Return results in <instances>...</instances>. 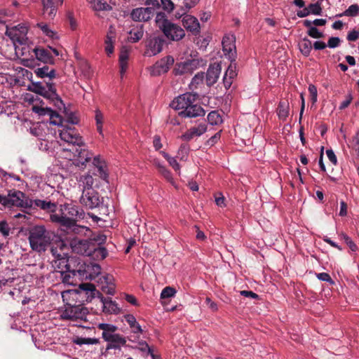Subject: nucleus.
Here are the masks:
<instances>
[{
	"mask_svg": "<svg viewBox=\"0 0 359 359\" xmlns=\"http://www.w3.org/2000/svg\"><path fill=\"white\" fill-rule=\"evenodd\" d=\"M60 137L62 140L67 143V147L63 149L66 158L74 161L76 165L83 166L92 159L93 154L86 148L81 136L76 129L61 130Z\"/></svg>",
	"mask_w": 359,
	"mask_h": 359,
	"instance_id": "obj_1",
	"label": "nucleus"
},
{
	"mask_svg": "<svg viewBox=\"0 0 359 359\" xmlns=\"http://www.w3.org/2000/svg\"><path fill=\"white\" fill-rule=\"evenodd\" d=\"M196 93H187L176 97L170 103L175 110H180L178 115L182 118H195L204 116V109L196 102Z\"/></svg>",
	"mask_w": 359,
	"mask_h": 359,
	"instance_id": "obj_2",
	"label": "nucleus"
},
{
	"mask_svg": "<svg viewBox=\"0 0 359 359\" xmlns=\"http://www.w3.org/2000/svg\"><path fill=\"white\" fill-rule=\"evenodd\" d=\"M28 90L43 96L57 109H65V104L57 93L55 83L53 82H46L45 85H43L41 82L32 83L28 86Z\"/></svg>",
	"mask_w": 359,
	"mask_h": 359,
	"instance_id": "obj_3",
	"label": "nucleus"
},
{
	"mask_svg": "<svg viewBox=\"0 0 359 359\" xmlns=\"http://www.w3.org/2000/svg\"><path fill=\"white\" fill-rule=\"evenodd\" d=\"M30 247L38 252H45L52 240V233L43 225H36L29 229Z\"/></svg>",
	"mask_w": 359,
	"mask_h": 359,
	"instance_id": "obj_4",
	"label": "nucleus"
},
{
	"mask_svg": "<svg viewBox=\"0 0 359 359\" xmlns=\"http://www.w3.org/2000/svg\"><path fill=\"white\" fill-rule=\"evenodd\" d=\"M1 205L4 208H32V199L28 198L26 195L18 190H9L7 196H1Z\"/></svg>",
	"mask_w": 359,
	"mask_h": 359,
	"instance_id": "obj_5",
	"label": "nucleus"
},
{
	"mask_svg": "<svg viewBox=\"0 0 359 359\" xmlns=\"http://www.w3.org/2000/svg\"><path fill=\"white\" fill-rule=\"evenodd\" d=\"M70 246L74 252L90 257L94 255L97 249V241L75 237L70 241Z\"/></svg>",
	"mask_w": 359,
	"mask_h": 359,
	"instance_id": "obj_6",
	"label": "nucleus"
},
{
	"mask_svg": "<svg viewBox=\"0 0 359 359\" xmlns=\"http://www.w3.org/2000/svg\"><path fill=\"white\" fill-rule=\"evenodd\" d=\"M80 203L86 209L93 210L103 205L104 198L94 189H83Z\"/></svg>",
	"mask_w": 359,
	"mask_h": 359,
	"instance_id": "obj_7",
	"label": "nucleus"
},
{
	"mask_svg": "<svg viewBox=\"0 0 359 359\" xmlns=\"http://www.w3.org/2000/svg\"><path fill=\"white\" fill-rule=\"evenodd\" d=\"M159 28L165 36L173 41H178L185 36L184 30L178 25L173 23L168 19L163 20Z\"/></svg>",
	"mask_w": 359,
	"mask_h": 359,
	"instance_id": "obj_8",
	"label": "nucleus"
},
{
	"mask_svg": "<svg viewBox=\"0 0 359 359\" xmlns=\"http://www.w3.org/2000/svg\"><path fill=\"white\" fill-rule=\"evenodd\" d=\"M88 309L82 305L68 306L62 311L60 317L62 320L76 321L78 320H86Z\"/></svg>",
	"mask_w": 359,
	"mask_h": 359,
	"instance_id": "obj_9",
	"label": "nucleus"
},
{
	"mask_svg": "<svg viewBox=\"0 0 359 359\" xmlns=\"http://www.w3.org/2000/svg\"><path fill=\"white\" fill-rule=\"evenodd\" d=\"M33 111L35 113L43 116V115H48L50 116V123L55 126H59L61 127V129L59 130V133L61 130L66 129V128H71V129H76L74 127L69 126L67 124L64 123V120L62 119V116L59 115V114L53 110L50 107H38V106H34L33 107Z\"/></svg>",
	"mask_w": 359,
	"mask_h": 359,
	"instance_id": "obj_10",
	"label": "nucleus"
},
{
	"mask_svg": "<svg viewBox=\"0 0 359 359\" xmlns=\"http://www.w3.org/2000/svg\"><path fill=\"white\" fill-rule=\"evenodd\" d=\"M50 220L54 223L59 224L60 226L66 227L68 231L73 232L75 234L82 235L86 231H89V229L84 226L78 225L71 218L58 217L56 215H50Z\"/></svg>",
	"mask_w": 359,
	"mask_h": 359,
	"instance_id": "obj_11",
	"label": "nucleus"
},
{
	"mask_svg": "<svg viewBox=\"0 0 359 359\" xmlns=\"http://www.w3.org/2000/svg\"><path fill=\"white\" fill-rule=\"evenodd\" d=\"M100 292L95 289V286L93 283H85L79 285V288L74 290V294L77 295V299L82 304L90 302Z\"/></svg>",
	"mask_w": 359,
	"mask_h": 359,
	"instance_id": "obj_12",
	"label": "nucleus"
},
{
	"mask_svg": "<svg viewBox=\"0 0 359 359\" xmlns=\"http://www.w3.org/2000/svg\"><path fill=\"white\" fill-rule=\"evenodd\" d=\"M165 43V41L161 36H150L146 41L144 55L151 57L158 54L162 51Z\"/></svg>",
	"mask_w": 359,
	"mask_h": 359,
	"instance_id": "obj_13",
	"label": "nucleus"
},
{
	"mask_svg": "<svg viewBox=\"0 0 359 359\" xmlns=\"http://www.w3.org/2000/svg\"><path fill=\"white\" fill-rule=\"evenodd\" d=\"M67 271V272L72 273L73 275H78L81 278L92 279V275L88 276L86 274V266L81 264L80 259L76 257H69Z\"/></svg>",
	"mask_w": 359,
	"mask_h": 359,
	"instance_id": "obj_14",
	"label": "nucleus"
},
{
	"mask_svg": "<svg viewBox=\"0 0 359 359\" xmlns=\"http://www.w3.org/2000/svg\"><path fill=\"white\" fill-rule=\"evenodd\" d=\"M8 36L12 39L14 43H18L20 45L22 46L21 48V55L22 56H30L31 57H34V53L32 51H30V48L28 45L26 44L27 41V38L25 34L22 33H17L16 30L7 31L6 32ZM15 50L18 48V47L15 44Z\"/></svg>",
	"mask_w": 359,
	"mask_h": 359,
	"instance_id": "obj_15",
	"label": "nucleus"
},
{
	"mask_svg": "<svg viewBox=\"0 0 359 359\" xmlns=\"http://www.w3.org/2000/svg\"><path fill=\"white\" fill-rule=\"evenodd\" d=\"M60 212V215L55 214L58 217L71 218L74 221L84 218L83 210L72 203H65L61 205Z\"/></svg>",
	"mask_w": 359,
	"mask_h": 359,
	"instance_id": "obj_16",
	"label": "nucleus"
},
{
	"mask_svg": "<svg viewBox=\"0 0 359 359\" xmlns=\"http://www.w3.org/2000/svg\"><path fill=\"white\" fill-rule=\"evenodd\" d=\"M174 62L175 60L173 57L170 55L161 58L151 67V75L158 76L168 72L170 67L174 64Z\"/></svg>",
	"mask_w": 359,
	"mask_h": 359,
	"instance_id": "obj_17",
	"label": "nucleus"
},
{
	"mask_svg": "<svg viewBox=\"0 0 359 359\" xmlns=\"http://www.w3.org/2000/svg\"><path fill=\"white\" fill-rule=\"evenodd\" d=\"M235 42L236 37L233 35H225L222 41L223 52L225 55L229 57L231 62H234L236 57Z\"/></svg>",
	"mask_w": 359,
	"mask_h": 359,
	"instance_id": "obj_18",
	"label": "nucleus"
},
{
	"mask_svg": "<svg viewBox=\"0 0 359 359\" xmlns=\"http://www.w3.org/2000/svg\"><path fill=\"white\" fill-rule=\"evenodd\" d=\"M182 25L187 32L194 36H198L201 32L200 23L196 18L191 15L182 16Z\"/></svg>",
	"mask_w": 359,
	"mask_h": 359,
	"instance_id": "obj_19",
	"label": "nucleus"
},
{
	"mask_svg": "<svg viewBox=\"0 0 359 359\" xmlns=\"http://www.w3.org/2000/svg\"><path fill=\"white\" fill-rule=\"evenodd\" d=\"M63 0H42L43 15L46 19H53L57 13L58 5H62Z\"/></svg>",
	"mask_w": 359,
	"mask_h": 359,
	"instance_id": "obj_20",
	"label": "nucleus"
},
{
	"mask_svg": "<svg viewBox=\"0 0 359 359\" xmlns=\"http://www.w3.org/2000/svg\"><path fill=\"white\" fill-rule=\"evenodd\" d=\"M97 297L102 303V311L108 314H118L121 312L117 303L111 297H104L101 292H97Z\"/></svg>",
	"mask_w": 359,
	"mask_h": 359,
	"instance_id": "obj_21",
	"label": "nucleus"
},
{
	"mask_svg": "<svg viewBox=\"0 0 359 359\" xmlns=\"http://www.w3.org/2000/svg\"><path fill=\"white\" fill-rule=\"evenodd\" d=\"M132 19L137 22L149 21L154 16V8H137L130 13Z\"/></svg>",
	"mask_w": 359,
	"mask_h": 359,
	"instance_id": "obj_22",
	"label": "nucleus"
},
{
	"mask_svg": "<svg viewBox=\"0 0 359 359\" xmlns=\"http://www.w3.org/2000/svg\"><path fill=\"white\" fill-rule=\"evenodd\" d=\"M221 70V65L219 63L215 62L209 65L205 75V83L208 86H212L217 81Z\"/></svg>",
	"mask_w": 359,
	"mask_h": 359,
	"instance_id": "obj_23",
	"label": "nucleus"
},
{
	"mask_svg": "<svg viewBox=\"0 0 359 359\" xmlns=\"http://www.w3.org/2000/svg\"><path fill=\"white\" fill-rule=\"evenodd\" d=\"M34 57L45 64H54L55 60L50 50L41 47H35L32 49Z\"/></svg>",
	"mask_w": 359,
	"mask_h": 359,
	"instance_id": "obj_24",
	"label": "nucleus"
},
{
	"mask_svg": "<svg viewBox=\"0 0 359 359\" xmlns=\"http://www.w3.org/2000/svg\"><path fill=\"white\" fill-rule=\"evenodd\" d=\"M323 12V8L321 7V4L320 2H316L315 4H310L307 7L304 8L303 10L298 11L297 12V15L299 18H305L311 14L315 15H320Z\"/></svg>",
	"mask_w": 359,
	"mask_h": 359,
	"instance_id": "obj_25",
	"label": "nucleus"
},
{
	"mask_svg": "<svg viewBox=\"0 0 359 359\" xmlns=\"http://www.w3.org/2000/svg\"><path fill=\"white\" fill-rule=\"evenodd\" d=\"M199 0H183L181 4H176L177 11L175 12L176 18H180L193 7H194Z\"/></svg>",
	"mask_w": 359,
	"mask_h": 359,
	"instance_id": "obj_26",
	"label": "nucleus"
},
{
	"mask_svg": "<svg viewBox=\"0 0 359 359\" xmlns=\"http://www.w3.org/2000/svg\"><path fill=\"white\" fill-rule=\"evenodd\" d=\"M38 208L46 212L53 213L57 210V204L50 201L34 199L32 200V208Z\"/></svg>",
	"mask_w": 359,
	"mask_h": 359,
	"instance_id": "obj_27",
	"label": "nucleus"
},
{
	"mask_svg": "<svg viewBox=\"0 0 359 359\" xmlns=\"http://www.w3.org/2000/svg\"><path fill=\"white\" fill-rule=\"evenodd\" d=\"M106 341L108 342L107 345V350L109 349H118L121 350V346H125L126 339L119 334H116L107 338Z\"/></svg>",
	"mask_w": 359,
	"mask_h": 359,
	"instance_id": "obj_28",
	"label": "nucleus"
},
{
	"mask_svg": "<svg viewBox=\"0 0 359 359\" xmlns=\"http://www.w3.org/2000/svg\"><path fill=\"white\" fill-rule=\"evenodd\" d=\"M15 279L14 271L6 268L4 271L0 272V287L10 285L13 283Z\"/></svg>",
	"mask_w": 359,
	"mask_h": 359,
	"instance_id": "obj_29",
	"label": "nucleus"
},
{
	"mask_svg": "<svg viewBox=\"0 0 359 359\" xmlns=\"http://www.w3.org/2000/svg\"><path fill=\"white\" fill-rule=\"evenodd\" d=\"M104 283H102L101 286V290L109 295H114L116 292V286L113 283V277L109 275L104 276Z\"/></svg>",
	"mask_w": 359,
	"mask_h": 359,
	"instance_id": "obj_30",
	"label": "nucleus"
},
{
	"mask_svg": "<svg viewBox=\"0 0 359 359\" xmlns=\"http://www.w3.org/2000/svg\"><path fill=\"white\" fill-rule=\"evenodd\" d=\"M290 104L287 100H280L278 103L276 113L279 119L285 121L289 116Z\"/></svg>",
	"mask_w": 359,
	"mask_h": 359,
	"instance_id": "obj_31",
	"label": "nucleus"
},
{
	"mask_svg": "<svg viewBox=\"0 0 359 359\" xmlns=\"http://www.w3.org/2000/svg\"><path fill=\"white\" fill-rule=\"evenodd\" d=\"M303 25L308 29L306 31V34L311 38L313 39H321L324 37V33L320 31L315 26L311 25V20H305L303 21Z\"/></svg>",
	"mask_w": 359,
	"mask_h": 359,
	"instance_id": "obj_32",
	"label": "nucleus"
},
{
	"mask_svg": "<svg viewBox=\"0 0 359 359\" xmlns=\"http://www.w3.org/2000/svg\"><path fill=\"white\" fill-rule=\"evenodd\" d=\"M97 327L100 330H102V337L104 341L107 340L108 337L116 334L115 332L118 329L116 325L109 323H100Z\"/></svg>",
	"mask_w": 359,
	"mask_h": 359,
	"instance_id": "obj_33",
	"label": "nucleus"
},
{
	"mask_svg": "<svg viewBox=\"0 0 359 359\" xmlns=\"http://www.w3.org/2000/svg\"><path fill=\"white\" fill-rule=\"evenodd\" d=\"M35 74L39 78L48 77L49 79H54L55 77V70L54 69H50L46 65L42 67L36 68L34 70Z\"/></svg>",
	"mask_w": 359,
	"mask_h": 359,
	"instance_id": "obj_34",
	"label": "nucleus"
},
{
	"mask_svg": "<svg viewBox=\"0 0 359 359\" xmlns=\"http://www.w3.org/2000/svg\"><path fill=\"white\" fill-rule=\"evenodd\" d=\"M128 41L131 43H136L139 41L144 34L143 25H140L131 29L128 32Z\"/></svg>",
	"mask_w": 359,
	"mask_h": 359,
	"instance_id": "obj_35",
	"label": "nucleus"
},
{
	"mask_svg": "<svg viewBox=\"0 0 359 359\" xmlns=\"http://www.w3.org/2000/svg\"><path fill=\"white\" fill-rule=\"evenodd\" d=\"M69 257L67 254L62 253V256L58 259L52 261V265L55 269L60 270V272L67 270Z\"/></svg>",
	"mask_w": 359,
	"mask_h": 359,
	"instance_id": "obj_36",
	"label": "nucleus"
},
{
	"mask_svg": "<svg viewBox=\"0 0 359 359\" xmlns=\"http://www.w3.org/2000/svg\"><path fill=\"white\" fill-rule=\"evenodd\" d=\"M298 46L300 52L304 56L308 57L310 55L312 50V43L311 40L307 37H304L299 42Z\"/></svg>",
	"mask_w": 359,
	"mask_h": 359,
	"instance_id": "obj_37",
	"label": "nucleus"
},
{
	"mask_svg": "<svg viewBox=\"0 0 359 359\" xmlns=\"http://www.w3.org/2000/svg\"><path fill=\"white\" fill-rule=\"evenodd\" d=\"M91 4L95 11H110L112 10V6L104 0H92Z\"/></svg>",
	"mask_w": 359,
	"mask_h": 359,
	"instance_id": "obj_38",
	"label": "nucleus"
},
{
	"mask_svg": "<svg viewBox=\"0 0 359 359\" xmlns=\"http://www.w3.org/2000/svg\"><path fill=\"white\" fill-rule=\"evenodd\" d=\"M205 79V73L203 72L197 73L192 79L189 85L191 90L197 89L199 86L203 84Z\"/></svg>",
	"mask_w": 359,
	"mask_h": 359,
	"instance_id": "obj_39",
	"label": "nucleus"
},
{
	"mask_svg": "<svg viewBox=\"0 0 359 359\" xmlns=\"http://www.w3.org/2000/svg\"><path fill=\"white\" fill-rule=\"evenodd\" d=\"M73 342L79 346H82L83 344H97L99 343V339L97 338H86L81 337H76L73 339Z\"/></svg>",
	"mask_w": 359,
	"mask_h": 359,
	"instance_id": "obj_40",
	"label": "nucleus"
},
{
	"mask_svg": "<svg viewBox=\"0 0 359 359\" xmlns=\"http://www.w3.org/2000/svg\"><path fill=\"white\" fill-rule=\"evenodd\" d=\"M208 123L212 126H217L222 123V118L217 111H212L208 115Z\"/></svg>",
	"mask_w": 359,
	"mask_h": 359,
	"instance_id": "obj_41",
	"label": "nucleus"
},
{
	"mask_svg": "<svg viewBox=\"0 0 359 359\" xmlns=\"http://www.w3.org/2000/svg\"><path fill=\"white\" fill-rule=\"evenodd\" d=\"M359 14V6L358 4L351 5L344 13L337 15L338 17L348 16L355 17Z\"/></svg>",
	"mask_w": 359,
	"mask_h": 359,
	"instance_id": "obj_42",
	"label": "nucleus"
},
{
	"mask_svg": "<svg viewBox=\"0 0 359 359\" xmlns=\"http://www.w3.org/2000/svg\"><path fill=\"white\" fill-rule=\"evenodd\" d=\"M128 53L126 50H121L119 55V63L121 67V74L123 75L127 69L128 67Z\"/></svg>",
	"mask_w": 359,
	"mask_h": 359,
	"instance_id": "obj_43",
	"label": "nucleus"
},
{
	"mask_svg": "<svg viewBox=\"0 0 359 359\" xmlns=\"http://www.w3.org/2000/svg\"><path fill=\"white\" fill-rule=\"evenodd\" d=\"M80 182L83 189H93L94 179L90 175H82L80 178Z\"/></svg>",
	"mask_w": 359,
	"mask_h": 359,
	"instance_id": "obj_44",
	"label": "nucleus"
},
{
	"mask_svg": "<svg viewBox=\"0 0 359 359\" xmlns=\"http://www.w3.org/2000/svg\"><path fill=\"white\" fill-rule=\"evenodd\" d=\"M190 69L189 67V65L187 62L184 63H177L175 68L172 70V73L175 76L182 75L185 73H187L188 71H189Z\"/></svg>",
	"mask_w": 359,
	"mask_h": 359,
	"instance_id": "obj_45",
	"label": "nucleus"
},
{
	"mask_svg": "<svg viewBox=\"0 0 359 359\" xmlns=\"http://www.w3.org/2000/svg\"><path fill=\"white\" fill-rule=\"evenodd\" d=\"M95 119L96 121V126H97V130L98 133H100V135H103L102 125H103V121H104V115L100 109L95 110Z\"/></svg>",
	"mask_w": 359,
	"mask_h": 359,
	"instance_id": "obj_46",
	"label": "nucleus"
},
{
	"mask_svg": "<svg viewBox=\"0 0 359 359\" xmlns=\"http://www.w3.org/2000/svg\"><path fill=\"white\" fill-rule=\"evenodd\" d=\"M339 236L344 241L346 244L348 246L352 252H356L358 250L357 245L347 234L341 233Z\"/></svg>",
	"mask_w": 359,
	"mask_h": 359,
	"instance_id": "obj_47",
	"label": "nucleus"
},
{
	"mask_svg": "<svg viewBox=\"0 0 359 359\" xmlns=\"http://www.w3.org/2000/svg\"><path fill=\"white\" fill-rule=\"evenodd\" d=\"M161 7L165 12L170 13L176 8V4L171 0H161Z\"/></svg>",
	"mask_w": 359,
	"mask_h": 359,
	"instance_id": "obj_48",
	"label": "nucleus"
},
{
	"mask_svg": "<svg viewBox=\"0 0 359 359\" xmlns=\"http://www.w3.org/2000/svg\"><path fill=\"white\" fill-rule=\"evenodd\" d=\"M176 290L170 286H167L164 287L161 293V299H167L170 297H172L176 294Z\"/></svg>",
	"mask_w": 359,
	"mask_h": 359,
	"instance_id": "obj_49",
	"label": "nucleus"
},
{
	"mask_svg": "<svg viewBox=\"0 0 359 359\" xmlns=\"http://www.w3.org/2000/svg\"><path fill=\"white\" fill-rule=\"evenodd\" d=\"M205 61L203 59H193L187 62L190 70L197 69L205 65Z\"/></svg>",
	"mask_w": 359,
	"mask_h": 359,
	"instance_id": "obj_50",
	"label": "nucleus"
},
{
	"mask_svg": "<svg viewBox=\"0 0 359 359\" xmlns=\"http://www.w3.org/2000/svg\"><path fill=\"white\" fill-rule=\"evenodd\" d=\"M60 273H61V278L64 283L70 284V285L73 284L74 278L76 275H73L72 273L67 272V270L62 271Z\"/></svg>",
	"mask_w": 359,
	"mask_h": 359,
	"instance_id": "obj_51",
	"label": "nucleus"
},
{
	"mask_svg": "<svg viewBox=\"0 0 359 359\" xmlns=\"http://www.w3.org/2000/svg\"><path fill=\"white\" fill-rule=\"evenodd\" d=\"M196 132H195L192 128L186 131L184 134L180 136V138L183 141L189 142L194 137H197Z\"/></svg>",
	"mask_w": 359,
	"mask_h": 359,
	"instance_id": "obj_52",
	"label": "nucleus"
},
{
	"mask_svg": "<svg viewBox=\"0 0 359 359\" xmlns=\"http://www.w3.org/2000/svg\"><path fill=\"white\" fill-rule=\"evenodd\" d=\"M138 344L140 346L138 348L142 352H147L152 358H154V354L153 353L152 349L149 347L148 344L145 341H140L138 342Z\"/></svg>",
	"mask_w": 359,
	"mask_h": 359,
	"instance_id": "obj_53",
	"label": "nucleus"
},
{
	"mask_svg": "<svg viewBox=\"0 0 359 359\" xmlns=\"http://www.w3.org/2000/svg\"><path fill=\"white\" fill-rule=\"evenodd\" d=\"M189 149V146L187 144H182L178 149L177 155L181 159H183L187 156Z\"/></svg>",
	"mask_w": 359,
	"mask_h": 359,
	"instance_id": "obj_54",
	"label": "nucleus"
},
{
	"mask_svg": "<svg viewBox=\"0 0 359 359\" xmlns=\"http://www.w3.org/2000/svg\"><path fill=\"white\" fill-rule=\"evenodd\" d=\"M10 227L6 220L0 222V232L4 237H7L10 233Z\"/></svg>",
	"mask_w": 359,
	"mask_h": 359,
	"instance_id": "obj_55",
	"label": "nucleus"
},
{
	"mask_svg": "<svg viewBox=\"0 0 359 359\" xmlns=\"http://www.w3.org/2000/svg\"><path fill=\"white\" fill-rule=\"evenodd\" d=\"M97 169V175L100 177L104 180H107L109 175L106 170V163L104 165H101L100 166L96 167Z\"/></svg>",
	"mask_w": 359,
	"mask_h": 359,
	"instance_id": "obj_56",
	"label": "nucleus"
},
{
	"mask_svg": "<svg viewBox=\"0 0 359 359\" xmlns=\"http://www.w3.org/2000/svg\"><path fill=\"white\" fill-rule=\"evenodd\" d=\"M66 123L65 124H69V123H71L72 125H76V124H78L79 123V118L78 117L72 112H70V113H67L66 114Z\"/></svg>",
	"mask_w": 359,
	"mask_h": 359,
	"instance_id": "obj_57",
	"label": "nucleus"
},
{
	"mask_svg": "<svg viewBox=\"0 0 359 359\" xmlns=\"http://www.w3.org/2000/svg\"><path fill=\"white\" fill-rule=\"evenodd\" d=\"M193 130L196 132V136L199 137L207 131V126L205 123H201L196 127H192Z\"/></svg>",
	"mask_w": 359,
	"mask_h": 359,
	"instance_id": "obj_58",
	"label": "nucleus"
},
{
	"mask_svg": "<svg viewBox=\"0 0 359 359\" xmlns=\"http://www.w3.org/2000/svg\"><path fill=\"white\" fill-rule=\"evenodd\" d=\"M91 269H92V270L93 271V273H89V271H88L90 270V266H88L86 267V270H87L86 274H87L88 276H89V275H92V276H93V278L91 280H93V279H94V278H95L97 275H99V274L100 273V272H101V267L100 266V265H98V264H93V265L91 266Z\"/></svg>",
	"mask_w": 359,
	"mask_h": 359,
	"instance_id": "obj_59",
	"label": "nucleus"
},
{
	"mask_svg": "<svg viewBox=\"0 0 359 359\" xmlns=\"http://www.w3.org/2000/svg\"><path fill=\"white\" fill-rule=\"evenodd\" d=\"M341 40L337 36H332L328 39L327 46L330 48H334L339 46Z\"/></svg>",
	"mask_w": 359,
	"mask_h": 359,
	"instance_id": "obj_60",
	"label": "nucleus"
},
{
	"mask_svg": "<svg viewBox=\"0 0 359 359\" xmlns=\"http://www.w3.org/2000/svg\"><path fill=\"white\" fill-rule=\"evenodd\" d=\"M309 92L311 95V99L313 103H315L317 101L318 97V91L317 88L313 84H310L309 86Z\"/></svg>",
	"mask_w": 359,
	"mask_h": 359,
	"instance_id": "obj_61",
	"label": "nucleus"
},
{
	"mask_svg": "<svg viewBox=\"0 0 359 359\" xmlns=\"http://www.w3.org/2000/svg\"><path fill=\"white\" fill-rule=\"evenodd\" d=\"M94 254H95L96 256H100L102 259H104L107 256L108 252L105 248L99 246L97 243V249Z\"/></svg>",
	"mask_w": 359,
	"mask_h": 359,
	"instance_id": "obj_62",
	"label": "nucleus"
},
{
	"mask_svg": "<svg viewBox=\"0 0 359 359\" xmlns=\"http://www.w3.org/2000/svg\"><path fill=\"white\" fill-rule=\"evenodd\" d=\"M215 198V203L217 206H219V207H225L226 206V204L224 203L225 198L224 197V196L222 195V193H218L217 194H216Z\"/></svg>",
	"mask_w": 359,
	"mask_h": 359,
	"instance_id": "obj_63",
	"label": "nucleus"
},
{
	"mask_svg": "<svg viewBox=\"0 0 359 359\" xmlns=\"http://www.w3.org/2000/svg\"><path fill=\"white\" fill-rule=\"evenodd\" d=\"M348 41H355L359 39V30L353 29L348 32L347 37Z\"/></svg>",
	"mask_w": 359,
	"mask_h": 359,
	"instance_id": "obj_64",
	"label": "nucleus"
}]
</instances>
